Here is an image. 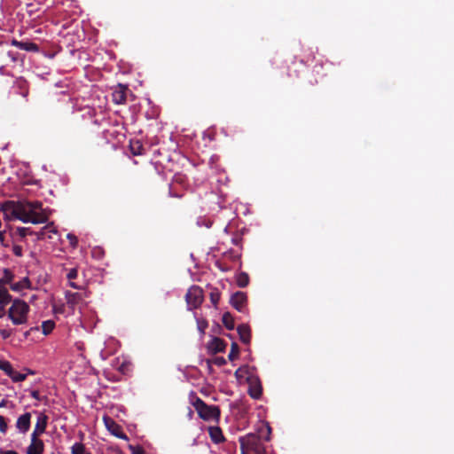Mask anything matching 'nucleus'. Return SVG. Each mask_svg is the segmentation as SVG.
<instances>
[{
	"label": "nucleus",
	"instance_id": "nucleus-23",
	"mask_svg": "<svg viewBox=\"0 0 454 454\" xmlns=\"http://www.w3.org/2000/svg\"><path fill=\"white\" fill-rule=\"evenodd\" d=\"M236 281L239 287L244 288L249 284V276L246 272H240L238 274Z\"/></svg>",
	"mask_w": 454,
	"mask_h": 454
},
{
	"label": "nucleus",
	"instance_id": "nucleus-7",
	"mask_svg": "<svg viewBox=\"0 0 454 454\" xmlns=\"http://www.w3.org/2000/svg\"><path fill=\"white\" fill-rule=\"evenodd\" d=\"M106 429L114 436L120 439L128 440V436L123 433L121 427L117 424L112 418L105 416L103 418Z\"/></svg>",
	"mask_w": 454,
	"mask_h": 454
},
{
	"label": "nucleus",
	"instance_id": "nucleus-32",
	"mask_svg": "<svg viewBox=\"0 0 454 454\" xmlns=\"http://www.w3.org/2000/svg\"><path fill=\"white\" fill-rule=\"evenodd\" d=\"M17 232L22 238H25L27 235H32L34 233V231L30 228H27V227L18 228Z\"/></svg>",
	"mask_w": 454,
	"mask_h": 454
},
{
	"label": "nucleus",
	"instance_id": "nucleus-6",
	"mask_svg": "<svg viewBox=\"0 0 454 454\" xmlns=\"http://www.w3.org/2000/svg\"><path fill=\"white\" fill-rule=\"evenodd\" d=\"M185 300L190 309L199 308L203 301V290L198 286H191L186 293Z\"/></svg>",
	"mask_w": 454,
	"mask_h": 454
},
{
	"label": "nucleus",
	"instance_id": "nucleus-3",
	"mask_svg": "<svg viewBox=\"0 0 454 454\" xmlns=\"http://www.w3.org/2000/svg\"><path fill=\"white\" fill-rule=\"evenodd\" d=\"M30 309L27 302L15 299L8 309V317L13 325H20L27 322V316Z\"/></svg>",
	"mask_w": 454,
	"mask_h": 454
},
{
	"label": "nucleus",
	"instance_id": "nucleus-15",
	"mask_svg": "<svg viewBox=\"0 0 454 454\" xmlns=\"http://www.w3.org/2000/svg\"><path fill=\"white\" fill-rule=\"evenodd\" d=\"M237 332L239 333L240 340L244 344H249L250 343V341H251V329H250V326L248 325H246V324L239 325L237 327Z\"/></svg>",
	"mask_w": 454,
	"mask_h": 454
},
{
	"label": "nucleus",
	"instance_id": "nucleus-47",
	"mask_svg": "<svg viewBox=\"0 0 454 454\" xmlns=\"http://www.w3.org/2000/svg\"><path fill=\"white\" fill-rule=\"evenodd\" d=\"M69 286H70L71 287L74 288V289H79V286H78V285H76V283L72 282V280H70V282H69Z\"/></svg>",
	"mask_w": 454,
	"mask_h": 454
},
{
	"label": "nucleus",
	"instance_id": "nucleus-52",
	"mask_svg": "<svg viewBox=\"0 0 454 454\" xmlns=\"http://www.w3.org/2000/svg\"><path fill=\"white\" fill-rule=\"evenodd\" d=\"M228 447H231V448L235 449L236 448V444L235 443H229Z\"/></svg>",
	"mask_w": 454,
	"mask_h": 454
},
{
	"label": "nucleus",
	"instance_id": "nucleus-26",
	"mask_svg": "<svg viewBox=\"0 0 454 454\" xmlns=\"http://www.w3.org/2000/svg\"><path fill=\"white\" fill-rule=\"evenodd\" d=\"M55 327V323L52 320L43 321L42 324V331L44 335H48Z\"/></svg>",
	"mask_w": 454,
	"mask_h": 454
},
{
	"label": "nucleus",
	"instance_id": "nucleus-48",
	"mask_svg": "<svg viewBox=\"0 0 454 454\" xmlns=\"http://www.w3.org/2000/svg\"><path fill=\"white\" fill-rule=\"evenodd\" d=\"M43 230H51V231H54L52 224H47L43 227Z\"/></svg>",
	"mask_w": 454,
	"mask_h": 454
},
{
	"label": "nucleus",
	"instance_id": "nucleus-10",
	"mask_svg": "<svg viewBox=\"0 0 454 454\" xmlns=\"http://www.w3.org/2000/svg\"><path fill=\"white\" fill-rule=\"evenodd\" d=\"M48 423V417L43 414L40 413V415L37 418V421L35 427V429L31 434V437L35 439L38 438L40 434L45 432Z\"/></svg>",
	"mask_w": 454,
	"mask_h": 454
},
{
	"label": "nucleus",
	"instance_id": "nucleus-51",
	"mask_svg": "<svg viewBox=\"0 0 454 454\" xmlns=\"http://www.w3.org/2000/svg\"><path fill=\"white\" fill-rule=\"evenodd\" d=\"M309 82L311 85H316L317 84L318 81L315 78L314 81H309Z\"/></svg>",
	"mask_w": 454,
	"mask_h": 454
},
{
	"label": "nucleus",
	"instance_id": "nucleus-28",
	"mask_svg": "<svg viewBox=\"0 0 454 454\" xmlns=\"http://www.w3.org/2000/svg\"><path fill=\"white\" fill-rule=\"evenodd\" d=\"M72 454H90L86 451L85 446L81 442H75L71 448Z\"/></svg>",
	"mask_w": 454,
	"mask_h": 454
},
{
	"label": "nucleus",
	"instance_id": "nucleus-20",
	"mask_svg": "<svg viewBox=\"0 0 454 454\" xmlns=\"http://www.w3.org/2000/svg\"><path fill=\"white\" fill-rule=\"evenodd\" d=\"M13 279V272L9 269H4L3 277L0 278V288H4V286L7 284L11 286Z\"/></svg>",
	"mask_w": 454,
	"mask_h": 454
},
{
	"label": "nucleus",
	"instance_id": "nucleus-33",
	"mask_svg": "<svg viewBox=\"0 0 454 454\" xmlns=\"http://www.w3.org/2000/svg\"><path fill=\"white\" fill-rule=\"evenodd\" d=\"M118 370H119L121 373L125 374V373H127L128 372H129V370H130V364H129V363H125V362H123V363H122V364L118 367Z\"/></svg>",
	"mask_w": 454,
	"mask_h": 454
},
{
	"label": "nucleus",
	"instance_id": "nucleus-9",
	"mask_svg": "<svg viewBox=\"0 0 454 454\" xmlns=\"http://www.w3.org/2000/svg\"><path fill=\"white\" fill-rule=\"evenodd\" d=\"M126 85L119 83L112 93L113 102L116 105H122L126 103V92L128 90Z\"/></svg>",
	"mask_w": 454,
	"mask_h": 454
},
{
	"label": "nucleus",
	"instance_id": "nucleus-49",
	"mask_svg": "<svg viewBox=\"0 0 454 454\" xmlns=\"http://www.w3.org/2000/svg\"><path fill=\"white\" fill-rule=\"evenodd\" d=\"M4 68H5V66H0V74H5V72H4Z\"/></svg>",
	"mask_w": 454,
	"mask_h": 454
},
{
	"label": "nucleus",
	"instance_id": "nucleus-44",
	"mask_svg": "<svg viewBox=\"0 0 454 454\" xmlns=\"http://www.w3.org/2000/svg\"><path fill=\"white\" fill-rule=\"evenodd\" d=\"M322 67H323L322 64L316 65L314 67L313 72L316 73L317 74H319V68H322Z\"/></svg>",
	"mask_w": 454,
	"mask_h": 454
},
{
	"label": "nucleus",
	"instance_id": "nucleus-36",
	"mask_svg": "<svg viewBox=\"0 0 454 454\" xmlns=\"http://www.w3.org/2000/svg\"><path fill=\"white\" fill-rule=\"evenodd\" d=\"M7 423L4 416L0 415V432L4 434L7 430Z\"/></svg>",
	"mask_w": 454,
	"mask_h": 454
},
{
	"label": "nucleus",
	"instance_id": "nucleus-30",
	"mask_svg": "<svg viewBox=\"0 0 454 454\" xmlns=\"http://www.w3.org/2000/svg\"><path fill=\"white\" fill-rule=\"evenodd\" d=\"M219 300H220V293L216 288H215L210 293V301L214 306H216Z\"/></svg>",
	"mask_w": 454,
	"mask_h": 454
},
{
	"label": "nucleus",
	"instance_id": "nucleus-11",
	"mask_svg": "<svg viewBox=\"0 0 454 454\" xmlns=\"http://www.w3.org/2000/svg\"><path fill=\"white\" fill-rule=\"evenodd\" d=\"M12 45L16 46L17 48L26 51H31V52H38L39 51V46L32 43L30 41H18L16 39H13L12 41Z\"/></svg>",
	"mask_w": 454,
	"mask_h": 454
},
{
	"label": "nucleus",
	"instance_id": "nucleus-13",
	"mask_svg": "<svg viewBox=\"0 0 454 454\" xmlns=\"http://www.w3.org/2000/svg\"><path fill=\"white\" fill-rule=\"evenodd\" d=\"M30 419H31V414L29 412H26L18 418L16 427L20 433L25 434L26 432H27L29 430Z\"/></svg>",
	"mask_w": 454,
	"mask_h": 454
},
{
	"label": "nucleus",
	"instance_id": "nucleus-14",
	"mask_svg": "<svg viewBox=\"0 0 454 454\" xmlns=\"http://www.w3.org/2000/svg\"><path fill=\"white\" fill-rule=\"evenodd\" d=\"M44 450V443L38 438L31 437V443L27 449V454H43Z\"/></svg>",
	"mask_w": 454,
	"mask_h": 454
},
{
	"label": "nucleus",
	"instance_id": "nucleus-1",
	"mask_svg": "<svg viewBox=\"0 0 454 454\" xmlns=\"http://www.w3.org/2000/svg\"><path fill=\"white\" fill-rule=\"evenodd\" d=\"M271 427L270 424L262 421L257 427L256 434H248L239 438L241 454H265V446L262 442L270 438Z\"/></svg>",
	"mask_w": 454,
	"mask_h": 454
},
{
	"label": "nucleus",
	"instance_id": "nucleus-22",
	"mask_svg": "<svg viewBox=\"0 0 454 454\" xmlns=\"http://www.w3.org/2000/svg\"><path fill=\"white\" fill-rule=\"evenodd\" d=\"M15 86L20 90V94L26 97L28 93L27 82L22 77L18 78L15 81Z\"/></svg>",
	"mask_w": 454,
	"mask_h": 454
},
{
	"label": "nucleus",
	"instance_id": "nucleus-24",
	"mask_svg": "<svg viewBox=\"0 0 454 454\" xmlns=\"http://www.w3.org/2000/svg\"><path fill=\"white\" fill-rule=\"evenodd\" d=\"M12 301V296L6 288H0V305H7Z\"/></svg>",
	"mask_w": 454,
	"mask_h": 454
},
{
	"label": "nucleus",
	"instance_id": "nucleus-50",
	"mask_svg": "<svg viewBox=\"0 0 454 454\" xmlns=\"http://www.w3.org/2000/svg\"><path fill=\"white\" fill-rule=\"evenodd\" d=\"M315 59V57L313 56L311 58V60H313ZM310 61V59L309 58H307L306 59H301V62H304V63H309Z\"/></svg>",
	"mask_w": 454,
	"mask_h": 454
},
{
	"label": "nucleus",
	"instance_id": "nucleus-43",
	"mask_svg": "<svg viewBox=\"0 0 454 454\" xmlns=\"http://www.w3.org/2000/svg\"><path fill=\"white\" fill-rule=\"evenodd\" d=\"M31 396L35 400H40V394L37 390H34L31 392Z\"/></svg>",
	"mask_w": 454,
	"mask_h": 454
},
{
	"label": "nucleus",
	"instance_id": "nucleus-37",
	"mask_svg": "<svg viewBox=\"0 0 454 454\" xmlns=\"http://www.w3.org/2000/svg\"><path fill=\"white\" fill-rule=\"evenodd\" d=\"M77 274H78L77 270L75 268H73L67 274V278L70 281V280H73V279L76 278H77Z\"/></svg>",
	"mask_w": 454,
	"mask_h": 454
},
{
	"label": "nucleus",
	"instance_id": "nucleus-4",
	"mask_svg": "<svg viewBox=\"0 0 454 454\" xmlns=\"http://www.w3.org/2000/svg\"><path fill=\"white\" fill-rule=\"evenodd\" d=\"M192 405L199 417L206 421L218 420L220 418V409L216 405H208L200 397H196Z\"/></svg>",
	"mask_w": 454,
	"mask_h": 454
},
{
	"label": "nucleus",
	"instance_id": "nucleus-2",
	"mask_svg": "<svg viewBox=\"0 0 454 454\" xmlns=\"http://www.w3.org/2000/svg\"><path fill=\"white\" fill-rule=\"evenodd\" d=\"M0 211L6 219H19L23 223H41L43 219H32L27 215L22 201L6 200L0 202Z\"/></svg>",
	"mask_w": 454,
	"mask_h": 454
},
{
	"label": "nucleus",
	"instance_id": "nucleus-34",
	"mask_svg": "<svg viewBox=\"0 0 454 454\" xmlns=\"http://www.w3.org/2000/svg\"><path fill=\"white\" fill-rule=\"evenodd\" d=\"M132 454H145V450L141 446H129Z\"/></svg>",
	"mask_w": 454,
	"mask_h": 454
},
{
	"label": "nucleus",
	"instance_id": "nucleus-18",
	"mask_svg": "<svg viewBox=\"0 0 454 454\" xmlns=\"http://www.w3.org/2000/svg\"><path fill=\"white\" fill-rule=\"evenodd\" d=\"M10 287L14 292H21L24 289L31 288V281L27 277H25L19 282L12 283Z\"/></svg>",
	"mask_w": 454,
	"mask_h": 454
},
{
	"label": "nucleus",
	"instance_id": "nucleus-27",
	"mask_svg": "<svg viewBox=\"0 0 454 454\" xmlns=\"http://www.w3.org/2000/svg\"><path fill=\"white\" fill-rule=\"evenodd\" d=\"M239 354V345L236 342H232L231 346V350H230L228 358L231 361H233L236 358H238Z\"/></svg>",
	"mask_w": 454,
	"mask_h": 454
},
{
	"label": "nucleus",
	"instance_id": "nucleus-42",
	"mask_svg": "<svg viewBox=\"0 0 454 454\" xmlns=\"http://www.w3.org/2000/svg\"><path fill=\"white\" fill-rule=\"evenodd\" d=\"M4 239H5V233L3 231H0V244L4 247H7V244L4 243Z\"/></svg>",
	"mask_w": 454,
	"mask_h": 454
},
{
	"label": "nucleus",
	"instance_id": "nucleus-8",
	"mask_svg": "<svg viewBox=\"0 0 454 454\" xmlns=\"http://www.w3.org/2000/svg\"><path fill=\"white\" fill-rule=\"evenodd\" d=\"M231 304L239 312H245L247 304V296L243 292H236L231 297Z\"/></svg>",
	"mask_w": 454,
	"mask_h": 454
},
{
	"label": "nucleus",
	"instance_id": "nucleus-53",
	"mask_svg": "<svg viewBox=\"0 0 454 454\" xmlns=\"http://www.w3.org/2000/svg\"><path fill=\"white\" fill-rule=\"evenodd\" d=\"M206 326H207V324H206L204 326H203V325H200L199 327H200V330L201 332H203V331H204V328H205Z\"/></svg>",
	"mask_w": 454,
	"mask_h": 454
},
{
	"label": "nucleus",
	"instance_id": "nucleus-40",
	"mask_svg": "<svg viewBox=\"0 0 454 454\" xmlns=\"http://www.w3.org/2000/svg\"><path fill=\"white\" fill-rule=\"evenodd\" d=\"M0 334H1L2 338L5 340V339H8L11 336L12 331L3 329V330L0 331Z\"/></svg>",
	"mask_w": 454,
	"mask_h": 454
},
{
	"label": "nucleus",
	"instance_id": "nucleus-19",
	"mask_svg": "<svg viewBox=\"0 0 454 454\" xmlns=\"http://www.w3.org/2000/svg\"><path fill=\"white\" fill-rule=\"evenodd\" d=\"M208 433L212 442L215 443H220L224 441V436L219 427H210L208 428Z\"/></svg>",
	"mask_w": 454,
	"mask_h": 454
},
{
	"label": "nucleus",
	"instance_id": "nucleus-54",
	"mask_svg": "<svg viewBox=\"0 0 454 454\" xmlns=\"http://www.w3.org/2000/svg\"><path fill=\"white\" fill-rule=\"evenodd\" d=\"M239 370H240V369H238V370L235 372V375H236L237 377H238V375H239Z\"/></svg>",
	"mask_w": 454,
	"mask_h": 454
},
{
	"label": "nucleus",
	"instance_id": "nucleus-41",
	"mask_svg": "<svg viewBox=\"0 0 454 454\" xmlns=\"http://www.w3.org/2000/svg\"><path fill=\"white\" fill-rule=\"evenodd\" d=\"M136 145H137V150H135V147L132 145L131 146V150H132V153L133 154L137 155V154H140L141 153L139 152V149L141 148V145H139L138 142L136 143Z\"/></svg>",
	"mask_w": 454,
	"mask_h": 454
},
{
	"label": "nucleus",
	"instance_id": "nucleus-17",
	"mask_svg": "<svg viewBox=\"0 0 454 454\" xmlns=\"http://www.w3.org/2000/svg\"><path fill=\"white\" fill-rule=\"evenodd\" d=\"M67 303L74 309L82 301V294L80 293L66 292Z\"/></svg>",
	"mask_w": 454,
	"mask_h": 454
},
{
	"label": "nucleus",
	"instance_id": "nucleus-21",
	"mask_svg": "<svg viewBox=\"0 0 454 454\" xmlns=\"http://www.w3.org/2000/svg\"><path fill=\"white\" fill-rule=\"evenodd\" d=\"M222 322L228 330H233L235 327L233 317L230 312H225L223 315Z\"/></svg>",
	"mask_w": 454,
	"mask_h": 454
},
{
	"label": "nucleus",
	"instance_id": "nucleus-58",
	"mask_svg": "<svg viewBox=\"0 0 454 454\" xmlns=\"http://www.w3.org/2000/svg\"><path fill=\"white\" fill-rule=\"evenodd\" d=\"M4 401L2 403H0V407L4 406Z\"/></svg>",
	"mask_w": 454,
	"mask_h": 454
},
{
	"label": "nucleus",
	"instance_id": "nucleus-16",
	"mask_svg": "<svg viewBox=\"0 0 454 454\" xmlns=\"http://www.w3.org/2000/svg\"><path fill=\"white\" fill-rule=\"evenodd\" d=\"M225 348L226 342L218 337L213 338V340L208 344V349L213 354L223 352L225 350Z\"/></svg>",
	"mask_w": 454,
	"mask_h": 454
},
{
	"label": "nucleus",
	"instance_id": "nucleus-39",
	"mask_svg": "<svg viewBox=\"0 0 454 454\" xmlns=\"http://www.w3.org/2000/svg\"><path fill=\"white\" fill-rule=\"evenodd\" d=\"M213 362L218 366H222L226 364V360L222 356L215 357Z\"/></svg>",
	"mask_w": 454,
	"mask_h": 454
},
{
	"label": "nucleus",
	"instance_id": "nucleus-56",
	"mask_svg": "<svg viewBox=\"0 0 454 454\" xmlns=\"http://www.w3.org/2000/svg\"><path fill=\"white\" fill-rule=\"evenodd\" d=\"M29 332H30V331H27V332H26V333H25V337H27V336H28Z\"/></svg>",
	"mask_w": 454,
	"mask_h": 454
},
{
	"label": "nucleus",
	"instance_id": "nucleus-57",
	"mask_svg": "<svg viewBox=\"0 0 454 454\" xmlns=\"http://www.w3.org/2000/svg\"><path fill=\"white\" fill-rule=\"evenodd\" d=\"M43 233H41V234L38 236V239H43Z\"/></svg>",
	"mask_w": 454,
	"mask_h": 454
},
{
	"label": "nucleus",
	"instance_id": "nucleus-55",
	"mask_svg": "<svg viewBox=\"0 0 454 454\" xmlns=\"http://www.w3.org/2000/svg\"><path fill=\"white\" fill-rule=\"evenodd\" d=\"M34 330H36V331H37V330H38V327H32V328L30 329V331H34Z\"/></svg>",
	"mask_w": 454,
	"mask_h": 454
},
{
	"label": "nucleus",
	"instance_id": "nucleus-12",
	"mask_svg": "<svg viewBox=\"0 0 454 454\" xmlns=\"http://www.w3.org/2000/svg\"><path fill=\"white\" fill-rule=\"evenodd\" d=\"M24 56L17 51H7L3 55V62L5 66H9L11 63H23Z\"/></svg>",
	"mask_w": 454,
	"mask_h": 454
},
{
	"label": "nucleus",
	"instance_id": "nucleus-5",
	"mask_svg": "<svg viewBox=\"0 0 454 454\" xmlns=\"http://www.w3.org/2000/svg\"><path fill=\"white\" fill-rule=\"evenodd\" d=\"M24 209L27 215L32 219H43V223H46L48 216L42 211L43 203L39 200L23 202Z\"/></svg>",
	"mask_w": 454,
	"mask_h": 454
},
{
	"label": "nucleus",
	"instance_id": "nucleus-29",
	"mask_svg": "<svg viewBox=\"0 0 454 454\" xmlns=\"http://www.w3.org/2000/svg\"><path fill=\"white\" fill-rule=\"evenodd\" d=\"M249 395L254 399H259L262 395V387L261 386L252 387L249 389Z\"/></svg>",
	"mask_w": 454,
	"mask_h": 454
},
{
	"label": "nucleus",
	"instance_id": "nucleus-35",
	"mask_svg": "<svg viewBox=\"0 0 454 454\" xmlns=\"http://www.w3.org/2000/svg\"><path fill=\"white\" fill-rule=\"evenodd\" d=\"M12 252L13 254L18 256V257H21L22 254H23V249H22V247L20 246V245H14L13 247H12Z\"/></svg>",
	"mask_w": 454,
	"mask_h": 454
},
{
	"label": "nucleus",
	"instance_id": "nucleus-46",
	"mask_svg": "<svg viewBox=\"0 0 454 454\" xmlns=\"http://www.w3.org/2000/svg\"><path fill=\"white\" fill-rule=\"evenodd\" d=\"M5 315L4 305L0 306V318H2Z\"/></svg>",
	"mask_w": 454,
	"mask_h": 454
},
{
	"label": "nucleus",
	"instance_id": "nucleus-45",
	"mask_svg": "<svg viewBox=\"0 0 454 454\" xmlns=\"http://www.w3.org/2000/svg\"><path fill=\"white\" fill-rule=\"evenodd\" d=\"M0 454H19L17 451L15 450H0Z\"/></svg>",
	"mask_w": 454,
	"mask_h": 454
},
{
	"label": "nucleus",
	"instance_id": "nucleus-25",
	"mask_svg": "<svg viewBox=\"0 0 454 454\" xmlns=\"http://www.w3.org/2000/svg\"><path fill=\"white\" fill-rule=\"evenodd\" d=\"M0 370L4 372L6 375L12 376L14 369L12 368L11 363L6 360H0Z\"/></svg>",
	"mask_w": 454,
	"mask_h": 454
},
{
	"label": "nucleus",
	"instance_id": "nucleus-38",
	"mask_svg": "<svg viewBox=\"0 0 454 454\" xmlns=\"http://www.w3.org/2000/svg\"><path fill=\"white\" fill-rule=\"evenodd\" d=\"M67 237L69 239L71 246L75 247L78 243L77 238L74 234H71V233H68Z\"/></svg>",
	"mask_w": 454,
	"mask_h": 454
},
{
	"label": "nucleus",
	"instance_id": "nucleus-31",
	"mask_svg": "<svg viewBox=\"0 0 454 454\" xmlns=\"http://www.w3.org/2000/svg\"><path fill=\"white\" fill-rule=\"evenodd\" d=\"M10 378H11V379L12 380V381H14V382H21V381H23V380H26L27 375H26V374H24V373H20V372H17V371H15V370H14V371H13V374H12V376H10Z\"/></svg>",
	"mask_w": 454,
	"mask_h": 454
}]
</instances>
